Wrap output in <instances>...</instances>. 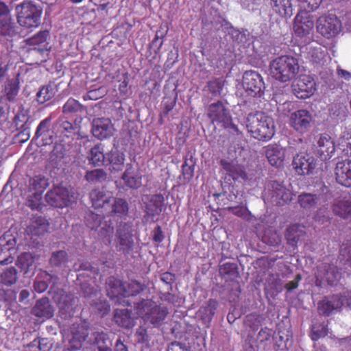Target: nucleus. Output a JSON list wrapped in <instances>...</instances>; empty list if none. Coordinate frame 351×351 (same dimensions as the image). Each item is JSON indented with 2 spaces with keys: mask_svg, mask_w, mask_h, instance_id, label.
I'll return each mask as SVG.
<instances>
[{
  "mask_svg": "<svg viewBox=\"0 0 351 351\" xmlns=\"http://www.w3.org/2000/svg\"><path fill=\"white\" fill-rule=\"evenodd\" d=\"M342 297L339 294L325 297L317 304V311L320 315L329 317L334 311L339 310L343 306Z\"/></svg>",
  "mask_w": 351,
  "mask_h": 351,
  "instance_id": "nucleus-19",
  "label": "nucleus"
},
{
  "mask_svg": "<svg viewBox=\"0 0 351 351\" xmlns=\"http://www.w3.org/2000/svg\"><path fill=\"white\" fill-rule=\"evenodd\" d=\"M301 7L305 10L310 11L316 10L322 3L323 0H298Z\"/></svg>",
  "mask_w": 351,
  "mask_h": 351,
  "instance_id": "nucleus-60",
  "label": "nucleus"
},
{
  "mask_svg": "<svg viewBox=\"0 0 351 351\" xmlns=\"http://www.w3.org/2000/svg\"><path fill=\"white\" fill-rule=\"evenodd\" d=\"M113 199L112 193L104 188H97L90 192V199L95 209H104L105 211L110 207Z\"/></svg>",
  "mask_w": 351,
  "mask_h": 351,
  "instance_id": "nucleus-17",
  "label": "nucleus"
},
{
  "mask_svg": "<svg viewBox=\"0 0 351 351\" xmlns=\"http://www.w3.org/2000/svg\"><path fill=\"white\" fill-rule=\"evenodd\" d=\"M49 32L47 31H40L31 38L27 39L29 45H37L46 42Z\"/></svg>",
  "mask_w": 351,
  "mask_h": 351,
  "instance_id": "nucleus-58",
  "label": "nucleus"
},
{
  "mask_svg": "<svg viewBox=\"0 0 351 351\" xmlns=\"http://www.w3.org/2000/svg\"><path fill=\"white\" fill-rule=\"evenodd\" d=\"M17 33L14 23L12 22L10 11L8 5L0 1V34L13 37Z\"/></svg>",
  "mask_w": 351,
  "mask_h": 351,
  "instance_id": "nucleus-20",
  "label": "nucleus"
},
{
  "mask_svg": "<svg viewBox=\"0 0 351 351\" xmlns=\"http://www.w3.org/2000/svg\"><path fill=\"white\" fill-rule=\"evenodd\" d=\"M335 179L339 184L351 186V160L339 161L335 169Z\"/></svg>",
  "mask_w": 351,
  "mask_h": 351,
  "instance_id": "nucleus-23",
  "label": "nucleus"
},
{
  "mask_svg": "<svg viewBox=\"0 0 351 351\" xmlns=\"http://www.w3.org/2000/svg\"><path fill=\"white\" fill-rule=\"evenodd\" d=\"M60 128L61 132H65L66 136H68L69 134H73L75 132V126L73 125L71 122L64 119H60Z\"/></svg>",
  "mask_w": 351,
  "mask_h": 351,
  "instance_id": "nucleus-64",
  "label": "nucleus"
},
{
  "mask_svg": "<svg viewBox=\"0 0 351 351\" xmlns=\"http://www.w3.org/2000/svg\"><path fill=\"white\" fill-rule=\"evenodd\" d=\"M314 21L312 16L306 11H300L293 21V32L296 37L305 38L313 32Z\"/></svg>",
  "mask_w": 351,
  "mask_h": 351,
  "instance_id": "nucleus-11",
  "label": "nucleus"
},
{
  "mask_svg": "<svg viewBox=\"0 0 351 351\" xmlns=\"http://www.w3.org/2000/svg\"><path fill=\"white\" fill-rule=\"evenodd\" d=\"M263 317L260 315L250 314L246 317V322L248 326L253 330H258V327L262 325Z\"/></svg>",
  "mask_w": 351,
  "mask_h": 351,
  "instance_id": "nucleus-59",
  "label": "nucleus"
},
{
  "mask_svg": "<svg viewBox=\"0 0 351 351\" xmlns=\"http://www.w3.org/2000/svg\"><path fill=\"white\" fill-rule=\"evenodd\" d=\"M116 247L119 252L129 254L134 246L133 235L126 224L120 226L117 230Z\"/></svg>",
  "mask_w": 351,
  "mask_h": 351,
  "instance_id": "nucleus-16",
  "label": "nucleus"
},
{
  "mask_svg": "<svg viewBox=\"0 0 351 351\" xmlns=\"http://www.w3.org/2000/svg\"><path fill=\"white\" fill-rule=\"evenodd\" d=\"M328 326L323 323H316L312 325L310 333V337L312 341H317L321 338L328 335Z\"/></svg>",
  "mask_w": 351,
  "mask_h": 351,
  "instance_id": "nucleus-43",
  "label": "nucleus"
},
{
  "mask_svg": "<svg viewBox=\"0 0 351 351\" xmlns=\"http://www.w3.org/2000/svg\"><path fill=\"white\" fill-rule=\"evenodd\" d=\"M207 117L213 124H217L223 128H230L237 130V127L232 123L231 115L223 102L218 100L210 104L207 108Z\"/></svg>",
  "mask_w": 351,
  "mask_h": 351,
  "instance_id": "nucleus-7",
  "label": "nucleus"
},
{
  "mask_svg": "<svg viewBox=\"0 0 351 351\" xmlns=\"http://www.w3.org/2000/svg\"><path fill=\"white\" fill-rule=\"evenodd\" d=\"M16 126L19 129L21 130L19 133V136H21V142L24 143L27 141L29 138V125L27 124V122L25 121L21 126L19 125V123H16Z\"/></svg>",
  "mask_w": 351,
  "mask_h": 351,
  "instance_id": "nucleus-63",
  "label": "nucleus"
},
{
  "mask_svg": "<svg viewBox=\"0 0 351 351\" xmlns=\"http://www.w3.org/2000/svg\"><path fill=\"white\" fill-rule=\"evenodd\" d=\"M85 223L88 228L97 232L98 238L104 244L111 245L114 228L110 219H106L104 216L90 211L85 216Z\"/></svg>",
  "mask_w": 351,
  "mask_h": 351,
  "instance_id": "nucleus-3",
  "label": "nucleus"
},
{
  "mask_svg": "<svg viewBox=\"0 0 351 351\" xmlns=\"http://www.w3.org/2000/svg\"><path fill=\"white\" fill-rule=\"evenodd\" d=\"M54 96L53 88L51 85L43 86L36 94V100L40 104H45Z\"/></svg>",
  "mask_w": 351,
  "mask_h": 351,
  "instance_id": "nucleus-50",
  "label": "nucleus"
},
{
  "mask_svg": "<svg viewBox=\"0 0 351 351\" xmlns=\"http://www.w3.org/2000/svg\"><path fill=\"white\" fill-rule=\"evenodd\" d=\"M218 306V302L216 300L209 299L198 311L197 316L202 320V323L209 327L210 322L216 313Z\"/></svg>",
  "mask_w": 351,
  "mask_h": 351,
  "instance_id": "nucleus-27",
  "label": "nucleus"
},
{
  "mask_svg": "<svg viewBox=\"0 0 351 351\" xmlns=\"http://www.w3.org/2000/svg\"><path fill=\"white\" fill-rule=\"evenodd\" d=\"M145 286L144 284L137 280H131L127 285H125V291L123 294V302L127 306L134 307V303H136L137 302H132L129 299V298L130 296H136L138 295L145 289Z\"/></svg>",
  "mask_w": 351,
  "mask_h": 351,
  "instance_id": "nucleus-29",
  "label": "nucleus"
},
{
  "mask_svg": "<svg viewBox=\"0 0 351 351\" xmlns=\"http://www.w3.org/2000/svg\"><path fill=\"white\" fill-rule=\"evenodd\" d=\"M45 198L50 206L61 208L69 206L74 199L69 189L61 185L53 186L47 191Z\"/></svg>",
  "mask_w": 351,
  "mask_h": 351,
  "instance_id": "nucleus-9",
  "label": "nucleus"
},
{
  "mask_svg": "<svg viewBox=\"0 0 351 351\" xmlns=\"http://www.w3.org/2000/svg\"><path fill=\"white\" fill-rule=\"evenodd\" d=\"M167 34V30L162 32V27H160V29L156 31L155 37L151 44L152 46L156 47V49L155 50L156 53L160 51L163 45V38L165 37Z\"/></svg>",
  "mask_w": 351,
  "mask_h": 351,
  "instance_id": "nucleus-57",
  "label": "nucleus"
},
{
  "mask_svg": "<svg viewBox=\"0 0 351 351\" xmlns=\"http://www.w3.org/2000/svg\"><path fill=\"white\" fill-rule=\"evenodd\" d=\"M219 274L222 277L228 276L235 278L239 277V273L237 264L233 263H226L220 266Z\"/></svg>",
  "mask_w": 351,
  "mask_h": 351,
  "instance_id": "nucleus-47",
  "label": "nucleus"
},
{
  "mask_svg": "<svg viewBox=\"0 0 351 351\" xmlns=\"http://www.w3.org/2000/svg\"><path fill=\"white\" fill-rule=\"evenodd\" d=\"M265 156L271 166L280 167L285 158V149L277 144H269L265 147Z\"/></svg>",
  "mask_w": 351,
  "mask_h": 351,
  "instance_id": "nucleus-24",
  "label": "nucleus"
},
{
  "mask_svg": "<svg viewBox=\"0 0 351 351\" xmlns=\"http://www.w3.org/2000/svg\"><path fill=\"white\" fill-rule=\"evenodd\" d=\"M332 210L336 215L348 219H351V198H343L332 206Z\"/></svg>",
  "mask_w": 351,
  "mask_h": 351,
  "instance_id": "nucleus-34",
  "label": "nucleus"
},
{
  "mask_svg": "<svg viewBox=\"0 0 351 351\" xmlns=\"http://www.w3.org/2000/svg\"><path fill=\"white\" fill-rule=\"evenodd\" d=\"M121 178L125 184L131 189H138L142 185V176L134 171L131 164L127 165V168L123 173Z\"/></svg>",
  "mask_w": 351,
  "mask_h": 351,
  "instance_id": "nucleus-31",
  "label": "nucleus"
},
{
  "mask_svg": "<svg viewBox=\"0 0 351 351\" xmlns=\"http://www.w3.org/2000/svg\"><path fill=\"white\" fill-rule=\"evenodd\" d=\"M312 115L307 110L300 109L291 114L289 124L300 133L306 132L311 126Z\"/></svg>",
  "mask_w": 351,
  "mask_h": 351,
  "instance_id": "nucleus-15",
  "label": "nucleus"
},
{
  "mask_svg": "<svg viewBox=\"0 0 351 351\" xmlns=\"http://www.w3.org/2000/svg\"><path fill=\"white\" fill-rule=\"evenodd\" d=\"M18 280V271L13 267H9L3 270L0 274V283L5 286H11Z\"/></svg>",
  "mask_w": 351,
  "mask_h": 351,
  "instance_id": "nucleus-40",
  "label": "nucleus"
},
{
  "mask_svg": "<svg viewBox=\"0 0 351 351\" xmlns=\"http://www.w3.org/2000/svg\"><path fill=\"white\" fill-rule=\"evenodd\" d=\"M319 201L317 195L310 193H302L298 197V203L300 207L307 210L315 209Z\"/></svg>",
  "mask_w": 351,
  "mask_h": 351,
  "instance_id": "nucleus-35",
  "label": "nucleus"
},
{
  "mask_svg": "<svg viewBox=\"0 0 351 351\" xmlns=\"http://www.w3.org/2000/svg\"><path fill=\"white\" fill-rule=\"evenodd\" d=\"M17 21L22 27H37L40 24L42 10L32 2H24L17 6Z\"/></svg>",
  "mask_w": 351,
  "mask_h": 351,
  "instance_id": "nucleus-6",
  "label": "nucleus"
},
{
  "mask_svg": "<svg viewBox=\"0 0 351 351\" xmlns=\"http://www.w3.org/2000/svg\"><path fill=\"white\" fill-rule=\"evenodd\" d=\"M51 118L48 117L41 121L38 124L36 132L34 138H38L42 136V139L43 141V144H49L52 142L51 136L49 135V126L51 123Z\"/></svg>",
  "mask_w": 351,
  "mask_h": 351,
  "instance_id": "nucleus-36",
  "label": "nucleus"
},
{
  "mask_svg": "<svg viewBox=\"0 0 351 351\" xmlns=\"http://www.w3.org/2000/svg\"><path fill=\"white\" fill-rule=\"evenodd\" d=\"M317 29L323 36L330 38L339 33L341 22L336 15L329 14L319 18Z\"/></svg>",
  "mask_w": 351,
  "mask_h": 351,
  "instance_id": "nucleus-10",
  "label": "nucleus"
},
{
  "mask_svg": "<svg viewBox=\"0 0 351 351\" xmlns=\"http://www.w3.org/2000/svg\"><path fill=\"white\" fill-rule=\"evenodd\" d=\"M85 179L90 183L103 182L107 179V173L101 169H96L86 171Z\"/></svg>",
  "mask_w": 351,
  "mask_h": 351,
  "instance_id": "nucleus-45",
  "label": "nucleus"
},
{
  "mask_svg": "<svg viewBox=\"0 0 351 351\" xmlns=\"http://www.w3.org/2000/svg\"><path fill=\"white\" fill-rule=\"evenodd\" d=\"M136 342L139 344L145 346L146 348L150 347L151 336L148 332L147 328L139 326L135 332Z\"/></svg>",
  "mask_w": 351,
  "mask_h": 351,
  "instance_id": "nucleus-51",
  "label": "nucleus"
},
{
  "mask_svg": "<svg viewBox=\"0 0 351 351\" xmlns=\"http://www.w3.org/2000/svg\"><path fill=\"white\" fill-rule=\"evenodd\" d=\"M271 6L281 17L290 18L293 14L291 0H271Z\"/></svg>",
  "mask_w": 351,
  "mask_h": 351,
  "instance_id": "nucleus-33",
  "label": "nucleus"
},
{
  "mask_svg": "<svg viewBox=\"0 0 351 351\" xmlns=\"http://www.w3.org/2000/svg\"><path fill=\"white\" fill-rule=\"evenodd\" d=\"M92 306L93 309L98 312L101 316L107 315L110 310V305L106 301L95 302Z\"/></svg>",
  "mask_w": 351,
  "mask_h": 351,
  "instance_id": "nucleus-61",
  "label": "nucleus"
},
{
  "mask_svg": "<svg viewBox=\"0 0 351 351\" xmlns=\"http://www.w3.org/2000/svg\"><path fill=\"white\" fill-rule=\"evenodd\" d=\"M49 227V223L45 217L35 216L28 226L27 231L32 236H40L46 233Z\"/></svg>",
  "mask_w": 351,
  "mask_h": 351,
  "instance_id": "nucleus-30",
  "label": "nucleus"
},
{
  "mask_svg": "<svg viewBox=\"0 0 351 351\" xmlns=\"http://www.w3.org/2000/svg\"><path fill=\"white\" fill-rule=\"evenodd\" d=\"M19 90V81L18 78H14L8 80L5 85V92L7 99L9 101H13L17 95Z\"/></svg>",
  "mask_w": 351,
  "mask_h": 351,
  "instance_id": "nucleus-49",
  "label": "nucleus"
},
{
  "mask_svg": "<svg viewBox=\"0 0 351 351\" xmlns=\"http://www.w3.org/2000/svg\"><path fill=\"white\" fill-rule=\"evenodd\" d=\"M84 106L77 100L69 98L62 108V112L65 114H72L81 112Z\"/></svg>",
  "mask_w": 351,
  "mask_h": 351,
  "instance_id": "nucleus-53",
  "label": "nucleus"
},
{
  "mask_svg": "<svg viewBox=\"0 0 351 351\" xmlns=\"http://www.w3.org/2000/svg\"><path fill=\"white\" fill-rule=\"evenodd\" d=\"M223 77L213 78L207 82V88L213 96H220L225 86Z\"/></svg>",
  "mask_w": 351,
  "mask_h": 351,
  "instance_id": "nucleus-44",
  "label": "nucleus"
},
{
  "mask_svg": "<svg viewBox=\"0 0 351 351\" xmlns=\"http://www.w3.org/2000/svg\"><path fill=\"white\" fill-rule=\"evenodd\" d=\"M113 320L119 326L127 329L132 328L135 324L131 311L127 309H116Z\"/></svg>",
  "mask_w": 351,
  "mask_h": 351,
  "instance_id": "nucleus-32",
  "label": "nucleus"
},
{
  "mask_svg": "<svg viewBox=\"0 0 351 351\" xmlns=\"http://www.w3.org/2000/svg\"><path fill=\"white\" fill-rule=\"evenodd\" d=\"M340 269L336 265L328 263H322L317 267L315 273L316 285L322 287L324 283L330 286H336L341 278Z\"/></svg>",
  "mask_w": 351,
  "mask_h": 351,
  "instance_id": "nucleus-8",
  "label": "nucleus"
},
{
  "mask_svg": "<svg viewBox=\"0 0 351 351\" xmlns=\"http://www.w3.org/2000/svg\"><path fill=\"white\" fill-rule=\"evenodd\" d=\"M177 102V94L172 95L165 96L162 101V114L165 116L169 114V113L173 109Z\"/></svg>",
  "mask_w": 351,
  "mask_h": 351,
  "instance_id": "nucleus-54",
  "label": "nucleus"
},
{
  "mask_svg": "<svg viewBox=\"0 0 351 351\" xmlns=\"http://www.w3.org/2000/svg\"><path fill=\"white\" fill-rule=\"evenodd\" d=\"M113 203L111 205V210L109 214L111 216H118L120 217L126 216L128 213L129 206L127 201L123 198H114Z\"/></svg>",
  "mask_w": 351,
  "mask_h": 351,
  "instance_id": "nucleus-37",
  "label": "nucleus"
},
{
  "mask_svg": "<svg viewBox=\"0 0 351 351\" xmlns=\"http://www.w3.org/2000/svg\"><path fill=\"white\" fill-rule=\"evenodd\" d=\"M152 202H154V206H155V209L152 210V215L155 214H159L164 206V197L161 194H157L154 195L152 199Z\"/></svg>",
  "mask_w": 351,
  "mask_h": 351,
  "instance_id": "nucleus-62",
  "label": "nucleus"
},
{
  "mask_svg": "<svg viewBox=\"0 0 351 351\" xmlns=\"http://www.w3.org/2000/svg\"><path fill=\"white\" fill-rule=\"evenodd\" d=\"M220 165L223 170L226 172V177L229 180L232 179L234 181L241 179L245 180L247 179V174L245 167L239 163L236 159H221L220 160Z\"/></svg>",
  "mask_w": 351,
  "mask_h": 351,
  "instance_id": "nucleus-14",
  "label": "nucleus"
},
{
  "mask_svg": "<svg viewBox=\"0 0 351 351\" xmlns=\"http://www.w3.org/2000/svg\"><path fill=\"white\" fill-rule=\"evenodd\" d=\"M52 276L46 271L41 272L40 274L37 276L34 283V291L37 293H41L45 291L48 287V281H50Z\"/></svg>",
  "mask_w": 351,
  "mask_h": 351,
  "instance_id": "nucleus-42",
  "label": "nucleus"
},
{
  "mask_svg": "<svg viewBox=\"0 0 351 351\" xmlns=\"http://www.w3.org/2000/svg\"><path fill=\"white\" fill-rule=\"evenodd\" d=\"M269 70L273 78L280 82L287 83L298 77L300 65L297 58L291 55H282L270 62Z\"/></svg>",
  "mask_w": 351,
  "mask_h": 351,
  "instance_id": "nucleus-1",
  "label": "nucleus"
},
{
  "mask_svg": "<svg viewBox=\"0 0 351 351\" xmlns=\"http://www.w3.org/2000/svg\"><path fill=\"white\" fill-rule=\"evenodd\" d=\"M337 149L346 156H351V134L350 133L344 134L338 139Z\"/></svg>",
  "mask_w": 351,
  "mask_h": 351,
  "instance_id": "nucleus-48",
  "label": "nucleus"
},
{
  "mask_svg": "<svg viewBox=\"0 0 351 351\" xmlns=\"http://www.w3.org/2000/svg\"><path fill=\"white\" fill-rule=\"evenodd\" d=\"M54 309L48 298L38 300L32 308V314L39 318L49 319L53 315Z\"/></svg>",
  "mask_w": 351,
  "mask_h": 351,
  "instance_id": "nucleus-26",
  "label": "nucleus"
},
{
  "mask_svg": "<svg viewBox=\"0 0 351 351\" xmlns=\"http://www.w3.org/2000/svg\"><path fill=\"white\" fill-rule=\"evenodd\" d=\"M42 195L41 193L33 192V193L28 197L27 205L32 210H41L43 208L41 202Z\"/></svg>",
  "mask_w": 351,
  "mask_h": 351,
  "instance_id": "nucleus-56",
  "label": "nucleus"
},
{
  "mask_svg": "<svg viewBox=\"0 0 351 351\" xmlns=\"http://www.w3.org/2000/svg\"><path fill=\"white\" fill-rule=\"evenodd\" d=\"M246 128L250 135L259 141H268L275 134L274 119L261 111L247 115Z\"/></svg>",
  "mask_w": 351,
  "mask_h": 351,
  "instance_id": "nucleus-2",
  "label": "nucleus"
},
{
  "mask_svg": "<svg viewBox=\"0 0 351 351\" xmlns=\"http://www.w3.org/2000/svg\"><path fill=\"white\" fill-rule=\"evenodd\" d=\"M243 86L246 92L252 96L260 95L265 89L262 76L255 71H247L243 76Z\"/></svg>",
  "mask_w": 351,
  "mask_h": 351,
  "instance_id": "nucleus-13",
  "label": "nucleus"
},
{
  "mask_svg": "<svg viewBox=\"0 0 351 351\" xmlns=\"http://www.w3.org/2000/svg\"><path fill=\"white\" fill-rule=\"evenodd\" d=\"M69 261V256L66 251L59 250L52 253L49 263L53 267L65 265Z\"/></svg>",
  "mask_w": 351,
  "mask_h": 351,
  "instance_id": "nucleus-46",
  "label": "nucleus"
},
{
  "mask_svg": "<svg viewBox=\"0 0 351 351\" xmlns=\"http://www.w3.org/2000/svg\"><path fill=\"white\" fill-rule=\"evenodd\" d=\"M293 167L299 175H308L315 167V159L306 153L298 154L293 160Z\"/></svg>",
  "mask_w": 351,
  "mask_h": 351,
  "instance_id": "nucleus-22",
  "label": "nucleus"
},
{
  "mask_svg": "<svg viewBox=\"0 0 351 351\" xmlns=\"http://www.w3.org/2000/svg\"><path fill=\"white\" fill-rule=\"evenodd\" d=\"M88 158L90 163L94 166H100L103 165L105 160V156L103 152L101 151L99 146L97 145L91 148Z\"/></svg>",
  "mask_w": 351,
  "mask_h": 351,
  "instance_id": "nucleus-52",
  "label": "nucleus"
},
{
  "mask_svg": "<svg viewBox=\"0 0 351 351\" xmlns=\"http://www.w3.org/2000/svg\"><path fill=\"white\" fill-rule=\"evenodd\" d=\"M292 89L293 94L298 98H309L316 90V83L311 75H302L292 85Z\"/></svg>",
  "mask_w": 351,
  "mask_h": 351,
  "instance_id": "nucleus-12",
  "label": "nucleus"
},
{
  "mask_svg": "<svg viewBox=\"0 0 351 351\" xmlns=\"http://www.w3.org/2000/svg\"><path fill=\"white\" fill-rule=\"evenodd\" d=\"M316 148L320 159L327 160L334 155L337 145L330 135L322 134L318 138Z\"/></svg>",
  "mask_w": 351,
  "mask_h": 351,
  "instance_id": "nucleus-18",
  "label": "nucleus"
},
{
  "mask_svg": "<svg viewBox=\"0 0 351 351\" xmlns=\"http://www.w3.org/2000/svg\"><path fill=\"white\" fill-rule=\"evenodd\" d=\"M294 196L293 191L282 182L269 181L265 186L263 197L265 202L281 206L289 204Z\"/></svg>",
  "mask_w": 351,
  "mask_h": 351,
  "instance_id": "nucleus-4",
  "label": "nucleus"
},
{
  "mask_svg": "<svg viewBox=\"0 0 351 351\" xmlns=\"http://www.w3.org/2000/svg\"><path fill=\"white\" fill-rule=\"evenodd\" d=\"M108 295L111 298H117L118 300L123 298L125 291V284L119 279L110 276L107 279Z\"/></svg>",
  "mask_w": 351,
  "mask_h": 351,
  "instance_id": "nucleus-28",
  "label": "nucleus"
},
{
  "mask_svg": "<svg viewBox=\"0 0 351 351\" xmlns=\"http://www.w3.org/2000/svg\"><path fill=\"white\" fill-rule=\"evenodd\" d=\"M49 185V179L41 175L36 176L29 180V190L35 193L43 194Z\"/></svg>",
  "mask_w": 351,
  "mask_h": 351,
  "instance_id": "nucleus-38",
  "label": "nucleus"
},
{
  "mask_svg": "<svg viewBox=\"0 0 351 351\" xmlns=\"http://www.w3.org/2000/svg\"><path fill=\"white\" fill-rule=\"evenodd\" d=\"M109 169L111 171H120L123 169L125 156L123 153L119 151L111 152L108 154Z\"/></svg>",
  "mask_w": 351,
  "mask_h": 351,
  "instance_id": "nucleus-39",
  "label": "nucleus"
},
{
  "mask_svg": "<svg viewBox=\"0 0 351 351\" xmlns=\"http://www.w3.org/2000/svg\"><path fill=\"white\" fill-rule=\"evenodd\" d=\"M304 232L300 230L297 225H292L287 228L285 237L287 243L293 247H295L300 237L303 236Z\"/></svg>",
  "mask_w": 351,
  "mask_h": 351,
  "instance_id": "nucleus-41",
  "label": "nucleus"
},
{
  "mask_svg": "<svg viewBox=\"0 0 351 351\" xmlns=\"http://www.w3.org/2000/svg\"><path fill=\"white\" fill-rule=\"evenodd\" d=\"M91 131L95 137L103 140L112 136L114 127L110 119L97 118L93 120Z\"/></svg>",
  "mask_w": 351,
  "mask_h": 351,
  "instance_id": "nucleus-21",
  "label": "nucleus"
},
{
  "mask_svg": "<svg viewBox=\"0 0 351 351\" xmlns=\"http://www.w3.org/2000/svg\"><path fill=\"white\" fill-rule=\"evenodd\" d=\"M134 309L138 316L157 326L162 324L168 314L166 307L157 305L153 300L149 299H142L134 303Z\"/></svg>",
  "mask_w": 351,
  "mask_h": 351,
  "instance_id": "nucleus-5",
  "label": "nucleus"
},
{
  "mask_svg": "<svg viewBox=\"0 0 351 351\" xmlns=\"http://www.w3.org/2000/svg\"><path fill=\"white\" fill-rule=\"evenodd\" d=\"M229 210L234 215L241 217L246 221H251L253 216L251 212L247 209L246 206H237L234 207H230Z\"/></svg>",
  "mask_w": 351,
  "mask_h": 351,
  "instance_id": "nucleus-55",
  "label": "nucleus"
},
{
  "mask_svg": "<svg viewBox=\"0 0 351 351\" xmlns=\"http://www.w3.org/2000/svg\"><path fill=\"white\" fill-rule=\"evenodd\" d=\"M71 334L72 337L69 340L67 350L78 351L82 348L83 342L87 338L88 332L83 326L77 325V327L72 328Z\"/></svg>",
  "mask_w": 351,
  "mask_h": 351,
  "instance_id": "nucleus-25",
  "label": "nucleus"
}]
</instances>
